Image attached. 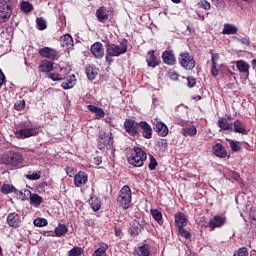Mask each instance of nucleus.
I'll list each match as a JSON object with an SVG mask.
<instances>
[{
    "mask_svg": "<svg viewBox=\"0 0 256 256\" xmlns=\"http://www.w3.org/2000/svg\"><path fill=\"white\" fill-rule=\"evenodd\" d=\"M140 127L142 129V137H144V139H151V137H153V128H151L149 123L141 121Z\"/></svg>",
    "mask_w": 256,
    "mask_h": 256,
    "instance_id": "a211bd4d",
    "label": "nucleus"
},
{
    "mask_svg": "<svg viewBox=\"0 0 256 256\" xmlns=\"http://www.w3.org/2000/svg\"><path fill=\"white\" fill-rule=\"evenodd\" d=\"M211 75H212V77H217V75H219V70L217 69V64H212Z\"/></svg>",
    "mask_w": 256,
    "mask_h": 256,
    "instance_id": "bf43d9fd",
    "label": "nucleus"
},
{
    "mask_svg": "<svg viewBox=\"0 0 256 256\" xmlns=\"http://www.w3.org/2000/svg\"><path fill=\"white\" fill-rule=\"evenodd\" d=\"M236 67L240 73H244V75L249 77V69L251 67L249 66V63H247L245 60H238L236 61Z\"/></svg>",
    "mask_w": 256,
    "mask_h": 256,
    "instance_id": "4be33fe9",
    "label": "nucleus"
},
{
    "mask_svg": "<svg viewBox=\"0 0 256 256\" xmlns=\"http://www.w3.org/2000/svg\"><path fill=\"white\" fill-rule=\"evenodd\" d=\"M238 41L240 43H242L243 45H249V39H247L246 37H244L242 39H238Z\"/></svg>",
    "mask_w": 256,
    "mask_h": 256,
    "instance_id": "69168bd1",
    "label": "nucleus"
},
{
    "mask_svg": "<svg viewBox=\"0 0 256 256\" xmlns=\"http://www.w3.org/2000/svg\"><path fill=\"white\" fill-rule=\"evenodd\" d=\"M36 23H37V25H38V29L40 30V31H43V30H45V29H47V22L45 21V19H43V18H37L36 19Z\"/></svg>",
    "mask_w": 256,
    "mask_h": 256,
    "instance_id": "37998d69",
    "label": "nucleus"
},
{
    "mask_svg": "<svg viewBox=\"0 0 256 256\" xmlns=\"http://www.w3.org/2000/svg\"><path fill=\"white\" fill-rule=\"evenodd\" d=\"M81 255H83V248L77 247V246L71 249L68 253V256H81Z\"/></svg>",
    "mask_w": 256,
    "mask_h": 256,
    "instance_id": "58836bf2",
    "label": "nucleus"
},
{
    "mask_svg": "<svg viewBox=\"0 0 256 256\" xmlns=\"http://www.w3.org/2000/svg\"><path fill=\"white\" fill-rule=\"evenodd\" d=\"M38 53L44 59H51V61H57L59 59V52L51 47L41 48Z\"/></svg>",
    "mask_w": 256,
    "mask_h": 256,
    "instance_id": "9d476101",
    "label": "nucleus"
},
{
    "mask_svg": "<svg viewBox=\"0 0 256 256\" xmlns=\"http://www.w3.org/2000/svg\"><path fill=\"white\" fill-rule=\"evenodd\" d=\"M230 147H231L232 151H234L235 153L241 151V143L239 141L231 140Z\"/></svg>",
    "mask_w": 256,
    "mask_h": 256,
    "instance_id": "a19ab883",
    "label": "nucleus"
},
{
    "mask_svg": "<svg viewBox=\"0 0 256 256\" xmlns=\"http://www.w3.org/2000/svg\"><path fill=\"white\" fill-rule=\"evenodd\" d=\"M181 133L184 137H195L197 128L195 126L186 127L182 129Z\"/></svg>",
    "mask_w": 256,
    "mask_h": 256,
    "instance_id": "c85d7f7f",
    "label": "nucleus"
},
{
    "mask_svg": "<svg viewBox=\"0 0 256 256\" xmlns=\"http://www.w3.org/2000/svg\"><path fill=\"white\" fill-rule=\"evenodd\" d=\"M210 55H211L212 65H217V62L219 61V54L213 52V50H210Z\"/></svg>",
    "mask_w": 256,
    "mask_h": 256,
    "instance_id": "603ef678",
    "label": "nucleus"
},
{
    "mask_svg": "<svg viewBox=\"0 0 256 256\" xmlns=\"http://www.w3.org/2000/svg\"><path fill=\"white\" fill-rule=\"evenodd\" d=\"M233 256H249V251H247V248L242 247L235 251Z\"/></svg>",
    "mask_w": 256,
    "mask_h": 256,
    "instance_id": "49530a36",
    "label": "nucleus"
},
{
    "mask_svg": "<svg viewBox=\"0 0 256 256\" xmlns=\"http://www.w3.org/2000/svg\"><path fill=\"white\" fill-rule=\"evenodd\" d=\"M22 197V201H25L26 197L30 199V205H34V207H39L43 203V198L39 196V194L31 193V190L25 189L24 192H20Z\"/></svg>",
    "mask_w": 256,
    "mask_h": 256,
    "instance_id": "1a4fd4ad",
    "label": "nucleus"
},
{
    "mask_svg": "<svg viewBox=\"0 0 256 256\" xmlns=\"http://www.w3.org/2000/svg\"><path fill=\"white\" fill-rule=\"evenodd\" d=\"M48 77L49 79H51L52 81H61V77L59 76V74L57 73H48Z\"/></svg>",
    "mask_w": 256,
    "mask_h": 256,
    "instance_id": "6e6d98bb",
    "label": "nucleus"
},
{
    "mask_svg": "<svg viewBox=\"0 0 256 256\" xmlns=\"http://www.w3.org/2000/svg\"><path fill=\"white\" fill-rule=\"evenodd\" d=\"M101 163H103V158H101V156L94 158V165H101Z\"/></svg>",
    "mask_w": 256,
    "mask_h": 256,
    "instance_id": "680f3d73",
    "label": "nucleus"
},
{
    "mask_svg": "<svg viewBox=\"0 0 256 256\" xmlns=\"http://www.w3.org/2000/svg\"><path fill=\"white\" fill-rule=\"evenodd\" d=\"M213 153L216 157H219L220 159H225V157H227V150H225V147L221 143H216L213 146Z\"/></svg>",
    "mask_w": 256,
    "mask_h": 256,
    "instance_id": "aec40b11",
    "label": "nucleus"
},
{
    "mask_svg": "<svg viewBox=\"0 0 256 256\" xmlns=\"http://www.w3.org/2000/svg\"><path fill=\"white\" fill-rule=\"evenodd\" d=\"M250 217L253 221H256V208L250 211Z\"/></svg>",
    "mask_w": 256,
    "mask_h": 256,
    "instance_id": "0e129e2a",
    "label": "nucleus"
},
{
    "mask_svg": "<svg viewBox=\"0 0 256 256\" xmlns=\"http://www.w3.org/2000/svg\"><path fill=\"white\" fill-rule=\"evenodd\" d=\"M153 127L154 131H156V133L160 135V137H167V135H169V128H167V125H165V123L161 121H156L153 123Z\"/></svg>",
    "mask_w": 256,
    "mask_h": 256,
    "instance_id": "4468645a",
    "label": "nucleus"
},
{
    "mask_svg": "<svg viewBox=\"0 0 256 256\" xmlns=\"http://www.w3.org/2000/svg\"><path fill=\"white\" fill-rule=\"evenodd\" d=\"M11 15H13V1L0 0V23H7Z\"/></svg>",
    "mask_w": 256,
    "mask_h": 256,
    "instance_id": "7ed1b4c3",
    "label": "nucleus"
},
{
    "mask_svg": "<svg viewBox=\"0 0 256 256\" xmlns=\"http://www.w3.org/2000/svg\"><path fill=\"white\" fill-rule=\"evenodd\" d=\"M147 64L148 67H157V65H159V62L157 61V57H155V51L151 50L147 53Z\"/></svg>",
    "mask_w": 256,
    "mask_h": 256,
    "instance_id": "cd10ccee",
    "label": "nucleus"
},
{
    "mask_svg": "<svg viewBox=\"0 0 256 256\" xmlns=\"http://www.w3.org/2000/svg\"><path fill=\"white\" fill-rule=\"evenodd\" d=\"M187 81H188V87H190V89H193V87L197 85V80H195V78L193 77H188Z\"/></svg>",
    "mask_w": 256,
    "mask_h": 256,
    "instance_id": "4d7b16f0",
    "label": "nucleus"
},
{
    "mask_svg": "<svg viewBox=\"0 0 256 256\" xmlns=\"http://www.w3.org/2000/svg\"><path fill=\"white\" fill-rule=\"evenodd\" d=\"M140 122L133 119H127L124 122V129L131 137H137L139 135Z\"/></svg>",
    "mask_w": 256,
    "mask_h": 256,
    "instance_id": "6e6552de",
    "label": "nucleus"
},
{
    "mask_svg": "<svg viewBox=\"0 0 256 256\" xmlns=\"http://www.w3.org/2000/svg\"><path fill=\"white\" fill-rule=\"evenodd\" d=\"M199 7L205 9V11H209V9H211V4L207 0H201L199 2Z\"/></svg>",
    "mask_w": 256,
    "mask_h": 256,
    "instance_id": "3c124183",
    "label": "nucleus"
},
{
    "mask_svg": "<svg viewBox=\"0 0 256 256\" xmlns=\"http://www.w3.org/2000/svg\"><path fill=\"white\" fill-rule=\"evenodd\" d=\"M97 141L98 149H100V151H107L113 147V137L111 136V133L100 134Z\"/></svg>",
    "mask_w": 256,
    "mask_h": 256,
    "instance_id": "0eeeda50",
    "label": "nucleus"
},
{
    "mask_svg": "<svg viewBox=\"0 0 256 256\" xmlns=\"http://www.w3.org/2000/svg\"><path fill=\"white\" fill-rule=\"evenodd\" d=\"M158 147H160L163 151L167 150V141L165 139H161L157 142Z\"/></svg>",
    "mask_w": 256,
    "mask_h": 256,
    "instance_id": "5fc2aeb1",
    "label": "nucleus"
},
{
    "mask_svg": "<svg viewBox=\"0 0 256 256\" xmlns=\"http://www.w3.org/2000/svg\"><path fill=\"white\" fill-rule=\"evenodd\" d=\"M178 61L186 71H193L195 69V59L189 54V52H181L179 54Z\"/></svg>",
    "mask_w": 256,
    "mask_h": 256,
    "instance_id": "423d86ee",
    "label": "nucleus"
},
{
    "mask_svg": "<svg viewBox=\"0 0 256 256\" xmlns=\"http://www.w3.org/2000/svg\"><path fill=\"white\" fill-rule=\"evenodd\" d=\"M233 179H235V181H239V179H241V176L239 175V173L234 172L233 173Z\"/></svg>",
    "mask_w": 256,
    "mask_h": 256,
    "instance_id": "338daca9",
    "label": "nucleus"
},
{
    "mask_svg": "<svg viewBox=\"0 0 256 256\" xmlns=\"http://www.w3.org/2000/svg\"><path fill=\"white\" fill-rule=\"evenodd\" d=\"M254 67H256V59L252 60Z\"/></svg>",
    "mask_w": 256,
    "mask_h": 256,
    "instance_id": "774afa93",
    "label": "nucleus"
},
{
    "mask_svg": "<svg viewBox=\"0 0 256 256\" xmlns=\"http://www.w3.org/2000/svg\"><path fill=\"white\" fill-rule=\"evenodd\" d=\"M174 217L176 227H187V217L185 216V213L177 212Z\"/></svg>",
    "mask_w": 256,
    "mask_h": 256,
    "instance_id": "412c9836",
    "label": "nucleus"
},
{
    "mask_svg": "<svg viewBox=\"0 0 256 256\" xmlns=\"http://www.w3.org/2000/svg\"><path fill=\"white\" fill-rule=\"evenodd\" d=\"M48 222H47V219L45 218H36L34 220V225L35 227H45L47 226Z\"/></svg>",
    "mask_w": 256,
    "mask_h": 256,
    "instance_id": "c03bdc74",
    "label": "nucleus"
},
{
    "mask_svg": "<svg viewBox=\"0 0 256 256\" xmlns=\"http://www.w3.org/2000/svg\"><path fill=\"white\" fill-rule=\"evenodd\" d=\"M1 191L4 193V195H9V193H15L17 189H15L13 185L4 184L1 187Z\"/></svg>",
    "mask_w": 256,
    "mask_h": 256,
    "instance_id": "4c0bfd02",
    "label": "nucleus"
},
{
    "mask_svg": "<svg viewBox=\"0 0 256 256\" xmlns=\"http://www.w3.org/2000/svg\"><path fill=\"white\" fill-rule=\"evenodd\" d=\"M61 47H66V49H73V37L69 34H65L61 37Z\"/></svg>",
    "mask_w": 256,
    "mask_h": 256,
    "instance_id": "bb28decb",
    "label": "nucleus"
},
{
    "mask_svg": "<svg viewBox=\"0 0 256 256\" xmlns=\"http://www.w3.org/2000/svg\"><path fill=\"white\" fill-rule=\"evenodd\" d=\"M65 171L68 177H73V175H75V170L72 167H66Z\"/></svg>",
    "mask_w": 256,
    "mask_h": 256,
    "instance_id": "052dcab7",
    "label": "nucleus"
},
{
    "mask_svg": "<svg viewBox=\"0 0 256 256\" xmlns=\"http://www.w3.org/2000/svg\"><path fill=\"white\" fill-rule=\"evenodd\" d=\"M184 227L185 226H181L178 228L179 234L181 237H184V239H191V233H189V231H187Z\"/></svg>",
    "mask_w": 256,
    "mask_h": 256,
    "instance_id": "a18cd8bd",
    "label": "nucleus"
},
{
    "mask_svg": "<svg viewBox=\"0 0 256 256\" xmlns=\"http://www.w3.org/2000/svg\"><path fill=\"white\" fill-rule=\"evenodd\" d=\"M61 87L65 90L67 89H73V80L66 79V81L62 82Z\"/></svg>",
    "mask_w": 256,
    "mask_h": 256,
    "instance_id": "09e8293b",
    "label": "nucleus"
},
{
    "mask_svg": "<svg viewBox=\"0 0 256 256\" xmlns=\"http://www.w3.org/2000/svg\"><path fill=\"white\" fill-rule=\"evenodd\" d=\"M96 17L100 22L107 21V19H109V17L107 16V9L105 7H100L96 11Z\"/></svg>",
    "mask_w": 256,
    "mask_h": 256,
    "instance_id": "7c9ffc66",
    "label": "nucleus"
},
{
    "mask_svg": "<svg viewBox=\"0 0 256 256\" xmlns=\"http://www.w3.org/2000/svg\"><path fill=\"white\" fill-rule=\"evenodd\" d=\"M233 133H239L240 135H249V130H247V126L240 119H236L233 122L232 130Z\"/></svg>",
    "mask_w": 256,
    "mask_h": 256,
    "instance_id": "f8f14e48",
    "label": "nucleus"
},
{
    "mask_svg": "<svg viewBox=\"0 0 256 256\" xmlns=\"http://www.w3.org/2000/svg\"><path fill=\"white\" fill-rule=\"evenodd\" d=\"M117 201L122 209H129L131 207V188L128 185L121 188Z\"/></svg>",
    "mask_w": 256,
    "mask_h": 256,
    "instance_id": "39448f33",
    "label": "nucleus"
},
{
    "mask_svg": "<svg viewBox=\"0 0 256 256\" xmlns=\"http://www.w3.org/2000/svg\"><path fill=\"white\" fill-rule=\"evenodd\" d=\"M170 79H172V81H177L179 79V74L175 72L171 73Z\"/></svg>",
    "mask_w": 256,
    "mask_h": 256,
    "instance_id": "e2e57ef3",
    "label": "nucleus"
},
{
    "mask_svg": "<svg viewBox=\"0 0 256 256\" xmlns=\"http://www.w3.org/2000/svg\"><path fill=\"white\" fill-rule=\"evenodd\" d=\"M39 133L35 128H22L20 130H16L14 135L17 139H28V137H35Z\"/></svg>",
    "mask_w": 256,
    "mask_h": 256,
    "instance_id": "9b49d317",
    "label": "nucleus"
},
{
    "mask_svg": "<svg viewBox=\"0 0 256 256\" xmlns=\"http://www.w3.org/2000/svg\"><path fill=\"white\" fill-rule=\"evenodd\" d=\"M239 31V28L235 24L226 23L223 26L222 34L223 35H235Z\"/></svg>",
    "mask_w": 256,
    "mask_h": 256,
    "instance_id": "5701e85b",
    "label": "nucleus"
},
{
    "mask_svg": "<svg viewBox=\"0 0 256 256\" xmlns=\"http://www.w3.org/2000/svg\"><path fill=\"white\" fill-rule=\"evenodd\" d=\"M150 163L148 165L150 171H155V169H157V159H155V157H153V155H150Z\"/></svg>",
    "mask_w": 256,
    "mask_h": 256,
    "instance_id": "de8ad7c7",
    "label": "nucleus"
},
{
    "mask_svg": "<svg viewBox=\"0 0 256 256\" xmlns=\"http://www.w3.org/2000/svg\"><path fill=\"white\" fill-rule=\"evenodd\" d=\"M142 229L143 226H141V224L133 222L132 227L130 228L131 235H139Z\"/></svg>",
    "mask_w": 256,
    "mask_h": 256,
    "instance_id": "72a5a7b5",
    "label": "nucleus"
},
{
    "mask_svg": "<svg viewBox=\"0 0 256 256\" xmlns=\"http://www.w3.org/2000/svg\"><path fill=\"white\" fill-rule=\"evenodd\" d=\"M162 59L164 63H166V65H175V63L177 62L173 50L164 51L162 53Z\"/></svg>",
    "mask_w": 256,
    "mask_h": 256,
    "instance_id": "6ab92c4d",
    "label": "nucleus"
},
{
    "mask_svg": "<svg viewBox=\"0 0 256 256\" xmlns=\"http://www.w3.org/2000/svg\"><path fill=\"white\" fill-rule=\"evenodd\" d=\"M69 231V228H67V225L65 224H59L55 230V236L56 237H63V235H66V233Z\"/></svg>",
    "mask_w": 256,
    "mask_h": 256,
    "instance_id": "c756f323",
    "label": "nucleus"
},
{
    "mask_svg": "<svg viewBox=\"0 0 256 256\" xmlns=\"http://www.w3.org/2000/svg\"><path fill=\"white\" fill-rule=\"evenodd\" d=\"M7 83V80L5 78V74L3 73V70L0 69V89Z\"/></svg>",
    "mask_w": 256,
    "mask_h": 256,
    "instance_id": "13d9d810",
    "label": "nucleus"
},
{
    "mask_svg": "<svg viewBox=\"0 0 256 256\" xmlns=\"http://www.w3.org/2000/svg\"><path fill=\"white\" fill-rule=\"evenodd\" d=\"M226 219L223 216L216 215L208 223L210 229H217V227H223L226 223Z\"/></svg>",
    "mask_w": 256,
    "mask_h": 256,
    "instance_id": "f3484780",
    "label": "nucleus"
},
{
    "mask_svg": "<svg viewBox=\"0 0 256 256\" xmlns=\"http://www.w3.org/2000/svg\"><path fill=\"white\" fill-rule=\"evenodd\" d=\"M147 160V153L143 149L137 147L134 148V152L128 157V162L133 167H143V161Z\"/></svg>",
    "mask_w": 256,
    "mask_h": 256,
    "instance_id": "20e7f679",
    "label": "nucleus"
},
{
    "mask_svg": "<svg viewBox=\"0 0 256 256\" xmlns=\"http://www.w3.org/2000/svg\"><path fill=\"white\" fill-rule=\"evenodd\" d=\"M7 223L9 227L17 229V227H21V217L19 216V214L12 212L7 216Z\"/></svg>",
    "mask_w": 256,
    "mask_h": 256,
    "instance_id": "2eb2a0df",
    "label": "nucleus"
},
{
    "mask_svg": "<svg viewBox=\"0 0 256 256\" xmlns=\"http://www.w3.org/2000/svg\"><path fill=\"white\" fill-rule=\"evenodd\" d=\"M107 249V244H103L94 252L93 256H107Z\"/></svg>",
    "mask_w": 256,
    "mask_h": 256,
    "instance_id": "e433bc0d",
    "label": "nucleus"
},
{
    "mask_svg": "<svg viewBox=\"0 0 256 256\" xmlns=\"http://www.w3.org/2000/svg\"><path fill=\"white\" fill-rule=\"evenodd\" d=\"M86 75L89 81H93L97 77V72H94L92 67L86 68Z\"/></svg>",
    "mask_w": 256,
    "mask_h": 256,
    "instance_id": "79ce46f5",
    "label": "nucleus"
},
{
    "mask_svg": "<svg viewBox=\"0 0 256 256\" xmlns=\"http://www.w3.org/2000/svg\"><path fill=\"white\" fill-rule=\"evenodd\" d=\"M87 108L91 113H95L94 119H103L105 117V111L102 108L95 105H88Z\"/></svg>",
    "mask_w": 256,
    "mask_h": 256,
    "instance_id": "b1692460",
    "label": "nucleus"
},
{
    "mask_svg": "<svg viewBox=\"0 0 256 256\" xmlns=\"http://www.w3.org/2000/svg\"><path fill=\"white\" fill-rule=\"evenodd\" d=\"M26 179L30 181H37V179H41V172H33L25 175Z\"/></svg>",
    "mask_w": 256,
    "mask_h": 256,
    "instance_id": "ea45409f",
    "label": "nucleus"
},
{
    "mask_svg": "<svg viewBox=\"0 0 256 256\" xmlns=\"http://www.w3.org/2000/svg\"><path fill=\"white\" fill-rule=\"evenodd\" d=\"M218 127H220L221 131H233V125L225 117L218 120Z\"/></svg>",
    "mask_w": 256,
    "mask_h": 256,
    "instance_id": "a878e982",
    "label": "nucleus"
},
{
    "mask_svg": "<svg viewBox=\"0 0 256 256\" xmlns=\"http://www.w3.org/2000/svg\"><path fill=\"white\" fill-rule=\"evenodd\" d=\"M90 51L95 59H103L105 55V49L103 48V44L101 42L94 43L91 46Z\"/></svg>",
    "mask_w": 256,
    "mask_h": 256,
    "instance_id": "ddd939ff",
    "label": "nucleus"
},
{
    "mask_svg": "<svg viewBox=\"0 0 256 256\" xmlns=\"http://www.w3.org/2000/svg\"><path fill=\"white\" fill-rule=\"evenodd\" d=\"M20 7L24 13H31V11H33V4L27 1L21 2Z\"/></svg>",
    "mask_w": 256,
    "mask_h": 256,
    "instance_id": "c9c22d12",
    "label": "nucleus"
},
{
    "mask_svg": "<svg viewBox=\"0 0 256 256\" xmlns=\"http://www.w3.org/2000/svg\"><path fill=\"white\" fill-rule=\"evenodd\" d=\"M150 213H151L153 219H155L157 221V223H161V221H163V214L161 213V211H159L157 209H151Z\"/></svg>",
    "mask_w": 256,
    "mask_h": 256,
    "instance_id": "f704fd0d",
    "label": "nucleus"
},
{
    "mask_svg": "<svg viewBox=\"0 0 256 256\" xmlns=\"http://www.w3.org/2000/svg\"><path fill=\"white\" fill-rule=\"evenodd\" d=\"M39 71L42 73H48V75L53 71V62L49 60H44L39 65Z\"/></svg>",
    "mask_w": 256,
    "mask_h": 256,
    "instance_id": "393cba45",
    "label": "nucleus"
},
{
    "mask_svg": "<svg viewBox=\"0 0 256 256\" xmlns=\"http://www.w3.org/2000/svg\"><path fill=\"white\" fill-rule=\"evenodd\" d=\"M89 203L93 211H99V209H101V199H99L97 196H92Z\"/></svg>",
    "mask_w": 256,
    "mask_h": 256,
    "instance_id": "2f4dec72",
    "label": "nucleus"
},
{
    "mask_svg": "<svg viewBox=\"0 0 256 256\" xmlns=\"http://www.w3.org/2000/svg\"><path fill=\"white\" fill-rule=\"evenodd\" d=\"M138 253H140L141 256H149L151 255V247L147 244H143L138 247Z\"/></svg>",
    "mask_w": 256,
    "mask_h": 256,
    "instance_id": "473e14b6",
    "label": "nucleus"
},
{
    "mask_svg": "<svg viewBox=\"0 0 256 256\" xmlns=\"http://www.w3.org/2000/svg\"><path fill=\"white\" fill-rule=\"evenodd\" d=\"M23 163V154L19 151L10 150L0 155V165L9 169H17Z\"/></svg>",
    "mask_w": 256,
    "mask_h": 256,
    "instance_id": "f257e3e1",
    "label": "nucleus"
},
{
    "mask_svg": "<svg viewBox=\"0 0 256 256\" xmlns=\"http://www.w3.org/2000/svg\"><path fill=\"white\" fill-rule=\"evenodd\" d=\"M217 9H225V0H212Z\"/></svg>",
    "mask_w": 256,
    "mask_h": 256,
    "instance_id": "864d4df0",
    "label": "nucleus"
},
{
    "mask_svg": "<svg viewBox=\"0 0 256 256\" xmlns=\"http://www.w3.org/2000/svg\"><path fill=\"white\" fill-rule=\"evenodd\" d=\"M14 108L16 111H23L25 109V100H19L15 103Z\"/></svg>",
    "mask_w": 256,
    "mask_h": 256,
    "instance_id": "8fccbe9b",
    "label": "nucleus"
},
{
    "mask_svg": "<svg viewBox=\"0 0 256 256\" xmlns=\"http://www.w3.org/2000/svg\"><path fill=\"white\" fill-rule=\"evenodd\" d=\"M88 176L85 172L80 171L74 176V185L75 187H83V185H87Z\"/></svg>",
    "mask_w": 256,
    "mask_h": 256,
    "instance_id": "dca6fc26",
    "label": "nucleus"
},
{
    "mask_svg": "<svg viewBox=\"0 0 256 256\" xmlns=\"http://www.w3.org/2000/svg\"><path fill=\"white\" fill-rule=\"evenodd\" d=\"M128 41L127 39H123L122 42L119 45L107 43L106 44V61L111 63L112 60H109V57H120V55H125L127 53V47H128Z\"/></svg>",
    "mask_w": 256,
    "mask_h": 256,
    "instance_id": "f03ea898",
    "label": "nucleus"
}]
</instances>
